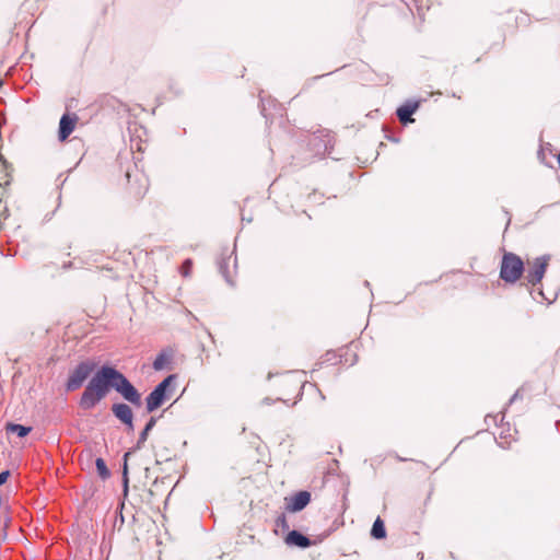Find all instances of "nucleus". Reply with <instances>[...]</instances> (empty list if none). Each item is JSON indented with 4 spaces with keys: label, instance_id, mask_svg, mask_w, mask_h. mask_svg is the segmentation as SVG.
I'll list each match as a JSON object with an SVG mask.
<instances>
[{
    "label": "nucleus",
    "instance_id": "f257e3e1",
    "mask_svg": "<svg viewBox=\"0 0 560 560\" xmlns=\"http://www.w3.org/2000/svg\"><path fill=\"white\" fill-rule=\"evenodd\" d=\"M110 388L116 389L129 402L140 405V394L126 376L116 369L104 365L88 383L80 399V407L84 410L93 409L106 397Z\"/></svg>",
    "mask_w": 560,
    "mask_h": 560
},
{
    "label": "nucleus",
    "instance_id": "f03ea898",
    "mask_svg": "<svg viewBox=\"0 0 560 560\" xmlns=\"http://www.w3.org/2000/svg\"><path fill=\"white\" fill-rule=\"evenodd\" d=\"M524 271L523 260L513 253H505L501 262L500 277L505 282L515 283Z\"/></svg>",
    "mask_w": 560,
    "mask_h": 560
},
{
    "label": "nucleus",
    "instance_id": "7ed1b4c3",
    "mask_svg": "<svg viewBox=\"0 0 560 560\" xmlns=\"http://www.w3.org/2000/svg\"><path fill=\"white\" fill-rule=\"evenodd\" d=\"M175 375L165 377L147 397V410L152 412L163 405L167 398V389L174 383Z\"/></svg>",
    "mask_w": 560,
    "mask_h": 560
},
{
    "label": "nucleus",
    "instance_id": "20e7f679",
    "mask_svg": "<svg viewBox=\"0 0 560 560\" xmlns=\"http://www.w3.org/2000/svg\"><path fill=\"white\" fill-rule=\"evenodd\" d=\"M95 365L90 361L81 362L75 366V369L70 373L68 382H67V390L73 392L79 389L85 380L91 375Z\"/></svg>",
    "mask_w": 560,
    "mask_h": 560
},
{
    "label": "nucleus",
    "instance_id": "39448f33",
    "mask_svg": "<svg viewBox=\"0 0 560 560\" xmlns=\"http://www.w3.org/2000/svg\"><path fill=\"white\" fill-rule=\"evenodd\" d=\"M548 264L549 256L537 257L532 262L528 261L527 281L533 285L539 283L545 276Z\"/></svg>",
    "mask_w": 560,
    "mask_h": 560
},
{
    "label": "nucleus",
    "instance_id": "423d86ee",
    "mask_svg": "<svg viewBox=\"0 0 560 560\" xmlns=\"http://www.w3.org/2000/svg\"><path fill=\"white\" fill-rule=\"evenodd\" d=\"M311 501V493L307 491H300L293 494L287 501V510L290 512H299L303 510Z\"/></svg>",
    "mask_w": 560,
    "mask_h": 560
},
{
    "label": "nucleus",
    "instance_id": "0eeeda50",
    "mask_svg": "<svg viewBox=\"0 0 560 560\" xmlns=\"http://www.w3.org/2000/svg\"><path fill=\"white\" fill-rule=\"evenodd\" d=\"M78 117L77 115L65 114L59 122V132L58 137L60 141H65L74 130Z\"/></svg>",
    "mask_w": 560,
    "mask_h": 560
},
{
    "label": "nucleus",
    "instance_id": "6e6552de",
    "mask_svg": "<svg viewBox=\"0 0 560 560\" xmlns=\"http://www.w3.org/2000/svg\"><path fill=\"white\" fill-rule=\"evenodd\" d=\"M113 413L116 418H118L121 422L127 424L129 429L131 430L133 428L132 423V410L131 408L126 404H115L113 405Z\"/></svg>",
    "mask_w": 560,
    "mask_h": 560
},
{
    "label": "nucleus",
    "instance_id": "1a4fd4ad",
    "mask_svg": "<svg viewBox=\"0 0 560 560\" xmlns=\"http://www.w3.org/2000/svg\"><path fill=\"white\" fill-rule=\"evenodd\" d=\"M418 109V103L406 104L397 109V116L401 124L412 122V114Z\"/></svg>",
    "mask_w": 560,
    "mask_h": 560
},
{
    "label": "nucleus",
    "instance_id": "9d476101",
    "mask_svg": "<svg viewBox=\"0 0 560 560\" xmlns=\"http://www.w3.org/2000/svg\"><path fill=\"white\" fill-rule=\"evenodd\" d=\"M285 542L301 548H307L311 546V540L298 530H291L285 538Z\"/></svg>",
    "mask_w": 560,
    "mask_h": 560
},
{
    "label": "nucleus",
    "instance_id": "9b49d317",
    "mask_svg": "<svg viewBox=\"0 0 560 560\" xmlns=\"http://www.w3.org/2000/svg\"><path fill=\"white\" fill-rule=\"evenodd\" d=\"M173 354L172 351L164 350L162 351L153 361V369L155 371H161L165 369L172 361Z\"/></svg>",
    "mask_w": 560,
    "mask_h": 560
},
{
    "label": "nucleus",
    "instance_id": "f8f14e48",
    "mask_svg": "<svg viewBox=\"0 0 560 560\" xmlns=\"http://www.w3.org/2000/svg\"><path fill=\"white\" fill-rule=\"evenodd\" d=\"M371 536L375 539H383L386 537L385 525L380 516L373 523Z\"/></svg>",
    "mask_w": 560,
    "mask_h": 560
},
{
    "label": "nucleus",
    "instance_id": "ddd939ff",
    "mask_svg": "<svg viewBox=\"0 0 560 560\" xmlns=\"http://www.w3.org/2000/svg\"><path fill=\"white\" fill-rule=\"evenodd\" d=\"M330 143V139H322L319 137H313L311 140V144L316 148V154L325 155L328 153V145Z\"/></svg>",
    "mask_w": 560,
    "mask_h": 560
},
{
    "label": "nucleus",
    "instance_id": "4468645a",
    "mask_svg": "<svg viewBox=\"0 0 560 560\" xmlns=\"http://www.w3.org/2000/svg\"><path fill=\"white\" fill-rule=\"evenodd\" d=\"M155 422H156V420L153 417L148 421V423L145 424L143 431L141 432V434L139 436V440L137 443L138 448H140L142 446V444L147 441L149 432L154 428Z\"/></svg>",
    "mask_w": 560,
    "mask_h": 560
},
{
    "label": "nucleus",
    "instance_id": "2eb2a0df",
    "mask_svg": "<svg viewBox=\"0 0 560 560\" xmlns=\"http://www.w3.org/2000/svg\"><path fill=\"white\" fill-rule=\"evenodd\" d=\"M7 429L10 432L16 433L18 436H20V438L26 436L31 431V428H28V427H24L21 424H14V423L8 424Z\"/></svg>",
    "mask_w": 560,
    "mask_h": 560
},
{
    "label": "nucleus",
    "instance_id": "dca6fc26",
    "mask_svg": "<svg viewBox=\"0 0 560 560\" xmlns=\"http://www.w3.org/2000/svg\"><path fill=\"white\" fill-rule=\"evenodd\" d=\"M95 465H96V470L98 472V475L105 479L109 476V470L104 462V459L102 458H97L96 462H95Z\"/></svg>",
    "mask_w": 560,
    "mask_h": 560
},
{
    "label": "nucleus",
    "instance_id": "f3484780",
    "mask_svg": "<svg viewBox=\"0 0 560 560\" xmlns=\"http://www.w3.org/2000/svg\"><path fill=\"white\" fill-rule=\"evenodd\" d=\"M191 267H192V262L190 259H186L182 267H180V272L184 277H188L191 272Z\"/></svg>",
    "mask_w": 560,
    "mask_h": 560
},
{
    "label": "nucleus",
    "instance_id": "a211bd4d",
    "mask_svg": "<svg viewBox=\"0 0 560 560\" xmlns=\"http://www.w3.org/2000/svg\"><path fill=\"white\" fill-rule=\"evenodd\" d=\"M9 471H2L0 472V486H2L9 478Z\"/></svg>",
    "mask_w": 560,
    "mask_h": 560
},
{
    "label": "nucleus",
    "instance_id": "6ab92c4d",
    "mask_svg": "<svg viewBox=\"0 0 560 560\" xmlns=\"http://www.w3.org/2000/svg\"><path fill=\"white\" fill-rule=\"evenodd\" d=\"M277 524L278 525H284L285 524V516L279 517L278 521H277Z\"/></svg>",
    "mask_w": 560,
    "mask_h": 560
},
{
    "label": "nucleus",
    "instance_id": "aec40b11",
    "mask_svg": "<svg viewBox=\"0 0 560 560\" xmlns=\"http://www.w3.org/2000/svg\"><path fill=\"white\" fill-rule=\"evenodd\" d=\"M144 179V191L147 190V183H148V179L143 178Z\"/></svg>",
    "mask_w": 560,
    "mask_h": 560
},
{
    "label": "nucleus",
    "instance_id": "412c9836",
    "mask_svg": "<svg viewBox=\"0 0 560 560\" xmlns=\"http://www.w3.org/2000/svg\"><path fill=\"white\" fill-rule=\"evenodd\" d=\"M515 397H517V393L514 394V396L512 397L511 401H513L515 399Z\"/></svg>",
    "mask_w": 560,
    "mask_h": 560
}]
</instances>
